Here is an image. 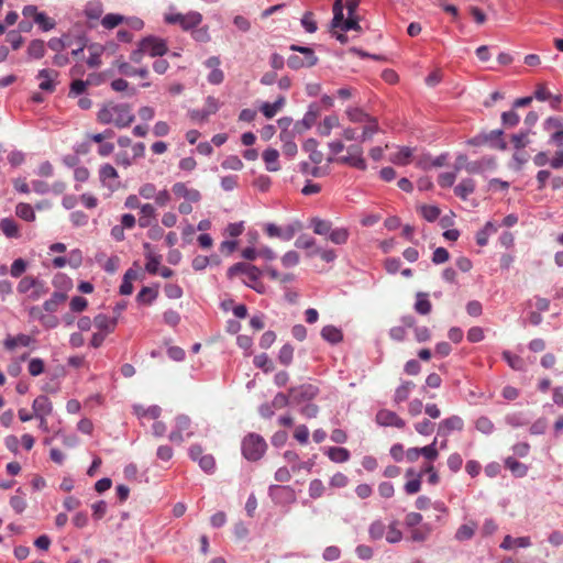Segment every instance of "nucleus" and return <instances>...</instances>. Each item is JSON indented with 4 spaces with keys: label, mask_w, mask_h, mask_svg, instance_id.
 Returning <instances> with one entry per match:
<instances>
[{
    "label": "nucleus",
    "mask_w": 563,
    "mask_h": 563,
    "mask_svg": "<svg viewBox=\"0 0 563 563\" xmlns=\"http://www.w3.org/2000/svg\"><path fill=\"white\" fill-rule=\"evenodd\" d=\"M262 157L268 172H277L280 169V165L278 162L279 153L277 150L267 148L264 151Z\"/></svg>",
    "instance_id": "22"
},
{
    "label": "nucleus",
    "mask_w": 563,
    "mask_h": 563,
    "mask_svg": "<svg viewBox=\"0 0 563 563\" xmlns=\"http://www.w3.org/2000/svg\"><path fill=\"white\" fill-rule=\"evenodd\" d=\"M0 228L7 238H20V229L18 223L11 218H4L0 221Z\"/></svg>",
    "instance_id": "30"
},
{
    "label": "nucleus",
    "mask_w": 563,
    "mask_h": 563,
    "mask_svg": "<svg viewBox=\"0 0 563 563\" xmlns=\"http://www.w3.org/2000/svg\"><path fill=\"white\" fill-rule=\"evenodd\" d=\"M503 357H504V360L508 363V365L512 369H516V371H522L523 369L525 362H523V360L520 356L511 354L508 351H505L503 353Z\"/></svg>",
    "instance_id": "48"
},
{
    "label": "nucleus",
    "mask_w": 563,
    "mask_h": 563,
    "mask_svg": "<svg viewBox=\"0 0 563 563\" xmlns=\"http://www.w3.org/2000/svg\"><path fill=\"white\" fill-rule=\"evenodd\" d=\"M475 428L484 434H490L495 429L493 421L486 416H481L476 419Z\"/></svg>",
    "instance_id": "47"
},
{
    "label": "nucleus",
    "mask_w": 563,
    "mask_h": 563,
    "mask_svg": "<svg viewBox=\"0 0 563 563\" xmlns=\"http://www.w3.org/2000/svg\"><path fill=\"white\" fill-rule=\"evenodd\" d=\"M475 528H476L475 525H472V526L471 525H462L457 529V531L455 533V538L460 541L468 540L474 536Z\"/></svg>",
    "instance_id": "62"
},
{
    "label": "nucleus",
    "mask_w": 563,
    "mask_h": 563,
    "mask_svg": "<svg viewBox=\"0 0 563 563\" xmlns=\"http://www.w3.org/2000/svg\"><path fill=\"white\" fill-rule=\"evenodd\" d=\"M435 423L429 419H423L415 423V430L421 435H429L434 431Z\"/></svg>",
    "instance_id": "55"
},
{
    "label": "nucleus",
    "mask_w": 563,
    "mask_h": 563,
    "mask_svg": "<svg viewBox=\"0 0 563 563\" xmlns=\"http://www.w3.org/2000/svg\"><path fill=\"white\" fill-rule=\"evenodd\" d=\"M15 214L20 219H22L24 221H29V222H33L36 219V216H35L33 207L31 205H29V203H25V202H20V203L16 205V207H15Z\"/></svg>",
    "instance_id": "38"
},
{
    "label": "nucleus",
    "mask_w": 563,
    "mask_h": 563,
    "mask_svg": "<svg viewBox=\"0 0 563 563\" xmlns=\"http://www.w3.org/2000/svg\"><path fill=\"white\" fill-rule=\"evenodd\" d=\"M350 232L346 228L332 229L329 234V240L338 245L345 244L349 240Z\"/></svg>",
    "instance_id": "45"
},
{
    "label": "nucleus",
    "mask_w": 563,
    "mask_h": 563,
    "mask_svg": "<svg viewBox=\"0 0 563 563\" xmlns=\"http://www.w3.org/2000/svg\"><path fill=\"white\" fill-rule=\"evenodd\" d=\"M294 347L290 344H285L280 347L278 354V361L283 365H289L292 362Z\"/></svg>",
    "instance_id": "54"
},
{
    "label": "nucleus",
    "mask_w": 563,
    "mask_h": 563,
    "mask_svg": "<svg viewBox=\"0 0 563 563\" xmlns=\"http://www.w3.org/2000/svg\"><path fill=\"white\" fill-rule=\"evenodd\" d=\"M319 113V107L317 104H310L308 111L305 113L302 120L298 123V125H302L303 129L306 130L310 129L316 123Z\"/></svg>",
    "instance_id": "37"
},
{
    "label": "nucleus",
    "mask_w": 563,
    "mask_h": 563,
    "mask_svg": "<svg viewBox=\"0 0 563 563\" xmlns=\"http://www.w3.org/2000/svg\"><path fill=\"white\" fill-rule=\"evenodd\" d=\"M321 336L323 340L328 341L331 344L339 343L343 340L342 331L334 325H325L321 330Z\"/></svg>",
    "instance_id": "27"
},
{
    "label": "nucleus",
    "mask_w": 563,
    "mask_h": 563,
    "mask_svg": "<svg viewBox=\"0 0 563 563\" xmlns=\"http://www.w3.org/2000/svg\"><path fill=\"white\" fill-rule=\"evenodd\" d=\"M58 73L54 69H41L37 78L41 80L40 88L44 91L53 92L55 90V79Z\"/></svg>",
    "instance_id": "16"
},
{
    "label": "nucleus",
    "mask_w": 563,
    "mask_h": 563,
    "mask_svg": "<svg viewBox=\"0 0 563 563\" xmlns=\"http://www.w3.org/2000/svg\"><path fill=\"white\" fill-rule=\"evenodd\" d=\"M419 452L426 460L430 462L435 461L439 456V452L437 449V438L433 440L431 444L420 448Z\"/></svg>",
    "instance_id": "52"
},
{
    "label": "nucleus",
    "mask_w": 563,
    "mask_h": 563,
    "mask_svg": "<svg viewBox=\"0 0 563 563\" xmlns=\"http://www.w3.org/2000/svg\"><path fill=\"white\" fill-rule=\"evenodd\" d=\"M464 421L460 416L452 415L438 424V433L448 437L452 431H462Z\"/></svg>",
    "instance_id": "12"
},
{
    "label": "nucleus",
    "mask_w": 563,
    "mask_h": 563,
    "mask_svg": "<svg viewBox=\"0 0 563 563\" xmlns=\"http://www.w3.org/2000/svg\"><path fill=\"white\" fill-rule=\"evenodd\" d=\"M40 286V279L32 276L23 277L18 284V291L20 294H27L34 288Z\"/></svg>",
    "instance_id": "46"
},
{
    "label": "nucleus",
    "mask_w": 563,
    "mask_h": 563,
    "mask_svg": "<svg viewBox=\"0 0 563 563\" xmlns=\"http://www.w3.org/2000/svg\"><path fill=\"white\" fill-rule=\"evenodd\" d=\"M421 216L429 222L435 221L441 211L437 206L424 205L420 208Z\"/></svg>",
    "instance_id": "50"
},
{
    "label": "nucleus",
    "mask_w": 563,
    "mask_h": 563,
    "mask_svg": "<svg viewBox=\"0 0 563 563\" xmlns=\"http://www.w3.org/2000/svg\"><path fill=\"white\" fill-rule=\"evenodd\" d=\"M310 224L311 228L313 229V232L318 235L330 234L332 230V223L330 221L322 220L319 218H312Z\"/></svg>",
    "instance_id": "42"
},
{
    "label": "nucleus",
    "mask_w": 563,
    "mask_h": 563,
    "mask_svg": "<svg viewBox=\"0 0 563 563\" xmlns=\"http://www.w3.org/2000/svg\"><path fill=\"white\" fill-rule=\"evenodd\" d=\"M118 177L117 169L110 164H104L99 169V178L103 184L109 179H117Z\"/></svg>",
    "instance_id": "51"
},
{
    "label": "nucleus",
    "mask_w": 563,
    "mask_h": 563,
    "mask_svg": "<svg viewBox=\"0 0 563 563\" xmlns=\"http://www.w3.org/2000/svg\"><path fill=\"white\" fill-rule=\"evenodd\" d=\"M45 43L42 40H33L30 42L26 54L31 59H41L45 55Z\"/></svg>",
    "instance_id": "32"
},
{
    "label": "nucleus",
    "mask_w": 563,
    "mask_h": 563,
    "mask_svg": "<svg viewBox=\"0 0 563 563\" xmlns=\"http://www.w3.org/2000/svg\"><path fill=\"white\" fill-rule=\"evenodd\" d=\"M376 422L383 427H395L398 429H402L406 426V422L402 418L388 409H380L376 413Z\"/></svg>",
    "instance_id": "10"
},
{
    "label": "nucleus",
    "mask_w": 563,
    "mask_h": 563,
    "mask_svg": "<svg viewBox=\"0 0 563 563\" xmlns=\"http://www.w3.org/2000/svg\"><path fill=\"white\" fill-rule=\"evenodd\" d=\"M33 341L34 340L30 335L23 333H20L15 336L8 335L3 341V346L8 351H13L18 346H30Z\"/></svg>",
    "instance_id": "17"
},
{
    "label": "nucleus",
    "mask_w": 563,
    "mask_h": 563,
    "mask_svg": "<svg viewBox=\"0 0 563 563\" xmlns=\"http://www.w3.org/2000/svg\"><path fill=\"white\" fill-rule=\"evenodd\" d=\"M143 246L145 250L146 257L145 269L151 275H157L161 267V256H156L155 254H153L150 243H144Z\"/></svg>",
    "instance_id": "20"
},
{
    "label": "nucleus",
    "mask_w": 563,
    "mask_h": 563,
    "mask_svg": "<svg viewBox=\"0 0 563 563\" xmlns=\"http://www.w3.org/2000/svg\"><path fill=\"white\" fill-rule=\"evenodd\" d=\"M176 430L169 433V440L174 443H181L184 441L183 433L186 431V435L189 437L191 434L188 431L189 426L191 424L190 419L187 416H178L175 419Z\"/></svg>",
    "instance_id": "13"
},
{
    "label": "nucleus",
    "mask_w": 563,
    "mask_h": 563,
    "mask_svg": "<svg viewBox=\"0 0 563 563\" xmlns=\"http://www.w3.org/2000/svg\"><path fill=\"white\" fill-rule=\"evenodd\" d=\"M530 545H531L530 537L512 538L511 536H506L500 544V548L504 550H511L515 547L529 548Z\"/></svg>",
    "instance_id": "23"
},
{
    "label": "nucleus",
    "mask_w": 563,
    "mask_h": 563,
    "mask_svg": "<svg viewBox=\"0 0 563 563\" xmlns=\"http://www.w3.org/2000/svg\"><path fill=\"white\" fill-rule=\"evenodd\" d=\"M95 324L99 330H102L106 333H111L115 330L118 318H109L108 316L100 313L95 317Z\"/></svg>",
    "instance_id": "24"
},
{
    "label": "nucleus",
    "mask_w": 563,
    "mask_h": 563,
    "mask_svg": "<svg viewBox=\"0 0 563 563\" xmlns=\"http://www.w3.org/2000/svg\"><path fill=\"white\" fill-rule=\"evenodd\" d=\"M266 448L265 440L255 433H250L242 442V453L249 461H258L265 453Z\"/></svg>",
    "instance_id": "5"
},
{
    "label": "nucleus",
    "mask_w": 563,
    "mask_h": 563,
    "mask_svg": "<svg viewBox=\"0 0 563 563\" xmlns=\"http://www.w3.org/2000/svg\"><path fill=\"white\" fill-rule=\"evenodd\" d=\"M68 36L53 37L48 41L47 46L54 52H60L65 47L69 46Z\"/></svg>",
    "instance_id": "63"
},
{
    "label": "nucleus",
    "mask_w": 563,
    "mask_h": 563,
    "mask_svg": "<svg viewBox=\"0 0 563 563\" xmlns=\"http://www.w3.org/2000/svg\"><path fill=\"white\" fill-rule=\"evenodd\" d=\"M88 85H92L90 78L87 80L76 79L70 85L69 96L76 97L85 92Z\"/></svg>",
    "instance_id": "53"
},
{
    "label": "nucleus",
    "mask_w": 563,
    "mask_h": 563,
    "mask_svg": "<svg viewBox=\"0 0 563 563\" xmlns=\"http://www.w3.org/2000/svg\"><path fill=\"white\" fill-rule=\"evenodd\" d=\"M189 456L192 461L198 462L205 472L209 473L211 471V457L208 455L202 456V449L200 445H191L189 449Z\"/></svg>",
    "instance_id": "18"
},
{
    "label": "nucleus",
    "mask_w": 563,
    "mask_h": 563,
    "mask_svg": "<svg viewBox=\"0 0 563 563\" xmlns=\"http://www.w3.org/2000/svg\"><path fill=\"white\" fill-rule=\"evenodd\" d=\"M360 4V0H335L333 4V27H341L342 31H356L362 32L360 25V18L356 14V9Z\"/></svg>",
    "instance_id": "2"
},
{
    "label": "nucleus",
    "mask_w": 563,
    "mask_h": 563,
    "mask_svg": "<svg viewBox=\"0 0 563 563\" xmlns=\"http://www.w3.org/2000/svg\"><path fill=\"white\" fill-rule=\"evenodd\" d=\"M140 43L142 45V49L152 57L163 56L168 51L166 42L155 36H147Z\"/></svg>",
    "instance_id": "8"
},
{
    "label": "nucleus",
    "mask_w": 563,
    "mask_h": 563,
    "mask_svg": "<svg viewBox=\"0 0 563 563\" xmlns=\"http://www.w3.org/2000/svg\"><path fill=\"white\" fill-rule=\"evenodd\" d=\"M344 113L351 123L360 125L362 130L360 134L361 142L371 140L379 131L378 120L362 108L347 107Z\"/></svg>",
    "instance_id": "3"
},
{
    "label": "nucleus",
    "mask_w": 563,
    "mask_h": 563,
    "mask_svg": "<svg viewBox=\"0 0 563 563\" xmlns=\"http://www.w3.org/2000/svg\"><path fill=\"white\" fill-rule=\"evenodd\" d=\"M529 134H530V131H521L517 134H514L511 136V142L514 144V147L516 150H521V148H525L529 143H530V140H529Z\"/></svg>",
    "instance_id": "49"
},
{
    "label": "nucleus",
    "mask_w": 563,
    "mask_h": 563,
    "mask_svg": "<svg viewBox=\"0 0 563 563\" xmlns=\"http://www.w3.org/2000/svg\"><path fill=\"white\" fill-rule=\"evenodd\" d=\"M340 125L339 118L336 115H328L318 125V133L321 136H329L334 128Z\"/></svg>",
    "instance_id": "29"
},
{
    "label": "nucleus",
    "mask_w": 563,
    "mask_h": 563,
    "mask_svg": "<svg viewBox=\"0 0 563 563\" xmlns=\"http://www.w3.org/2000/svg\"><path fill=\"white\" fill-rule=\"evenodd\" d=\"M168 23H179L185 30L196 27L201 22V15L197 12H190L188 14H169L166 16Z\"/></svg>",
    "instance_id": "11"
},
{
    "label": "nucleus",
    "mask_w": 563,
    "mask_h": 563,
    "mask_svg": "<svg viewBox=\"0 0 563 563\" xmlns=\"http://www.w3.org/2000/svg\"><path fill=\"white\" fill-rule=\"evenodd\" d=\"M124 18L120 14L109 13L103 16L101 23L106 29H114L122 23Z\"/></svg>",
    "instance_id": "61"
},
{
    "label": "nucleus",
    "mask_w": 563,
    "mask_h": 563,
    "mask_svg": "<svg viewBox=\"0 0 563 563\" xmlns=\"http://www.w3.org/2000/svg\"><path fill=\"white\" fill-rule=\"evenodd\" d=\"M335 162L351 166L358 170H365L367 168L366 161L363 156V148L357 144L349 146L347 154L338 157Z\"/></svg>",
    "instance_id": "6"
},
{
    "label": "nucleus",
    "mask_w": 563,
    "mask_h": 563,
    "mask_svg": "<svg viewBox=\"0 0 563 563\" xmlns=\"http://www.w3.org/2000/svg\"><path fill=\"white\" fill-rule=\"evenodd\" d=\"M141 217L139 218V225L141 228H148L152 224V220L156 216V210L153 205L145 203L140 207Z\"/></svg>",
    "instance_id": "25"
},
{
    "label": "nucleus",
    "mask_w": 563,
    "mask_h": 563,
    "mask_svg": "<svg viewBox=\"0 0 563 563\" xmlns=\"http://www.w3.org/2000/svg\"><path fill=\"white\" fill-rule=\"evenodd\" d=\"M172 192L177 199H184V201L198 202L201 198L200 192L187 183H175Z\"/></svg>",
    "instance_id": "9"
},
{
    "label": "nucleus",
    "mask_w": 563,
    "mask_h": 563,
    "mask_svg": "<svg viewBox=\"0 0 563 563\" xmlns=\"http://www.w3.org/2000/svg\"><path fill=\"white\" fill-rule=\"evenodd\" d=\"M66 299L67 296L64 292L55 291L52 297L44 302L43 308L47 312H55L59 305L63 303Z\"/></svg>",
    "instance_id": "40"
},
{
    "label": "nucleus",
    "mask_w": 563,
    "mask_h": 563,
    "mask_svg": "<svg viewBox=\"0 0 563 563\" xmlns=\"http://www.w3.org/2000/svg\"><path fill=\"white\" fill-rule=\"evenodd\" d=\"M475 190V181L472 178L463 179L457 186L454 188V192L457 197L463 200H466L467 197L473 194Z\"/></svg>",
    "instance_id": "31"
},
{
    "label": "nucleus",
    "mask_w": 563,
    "mask_h": 563,
    "mask_svg": "<svg viewBox=\"0 0 563 563\" xmlns=\"http://www.w3.org/2000/svg\"><path fill=\"white\" fill-rule=\"evenodd\" d=\"M271 496L276 499H285L286 501H294L296 499L295 490L289 486L272 485L269 487Z\"/></svg>",
    "instance_id": "21"
},
{
    "label": "nucleus",
    "mask_w": 563,
    "mask_h": 563,
    "mask_svg": "<svg viewBox=\"0 0 563 563\" xmlns=\"http://www.w3.org/2000/svg\"><path fill=\"white\" fill-rule=\"evenodd\" d=\"M327 455L334 463H344L350 460V451L341 446L329 448Z\"/></svg>",
    "instance_id": "35"
},
{
    "label": "nucleus",
    "mask_w": 563,
    "mask_h": 563,
    "mask_svg": "<svg viewBox=\"0 0 563 563\" xmlns=\"http://www.w3.org/2000/svg\"><path fill=\"white\" fill-rule=\"evenodd\" d=\"M496 159L492 156H484L478 161L470 162L467 165L468 174H482L486 170H493L496 168Z\"/></svg>",
    "instance_id": "14"
},
{
    "label": "nucleus",
    "mask_w": 563,
    "mask_h": 563,
    "mask_svg": "<svg viewBox=\"0 0 563 563\" xmlns=\"http://www.w3.org/2000/svg\"><path fill=\"white\" fill-rule=\"evenodd\" d=\"M300 229V224L298 222L288 224L285 228H279L274 223H268L265 227V232L269 238H279L285 241L291 240L296 232Z\"/></svg>",
    "instance_id": "7"
},
{
    "label": "nucleus",
    "mask_w": 563,
    "mask_h": 563,
    "mask_svg": "<svg viewBox=\"0 0 563 563\" xmlns=\"http://www.w3.org/2000/svg\"><path fill=\"white\" fill-rule=\"evenodd\" d=\"M415 388V383L411 380L404 382L400 386H398L395 390L394 395V401L396 404H400L402 401H406L411 390Z\"/></svg>",
    "instance_id": "34"
},
{
    "label": "nucleus",
    "mask_w": 563,
    "mask_h": 563,
    "mask_svg": "<svg viewBox=\"0 0 563 563\" xmlns=\"http://www.w3.org/2000/svg\"><path fill=\"white\" fill-rule=\"evenodd\" d=\"M415 310L419 314H429L432 310V303L428 299V294L419 291L416 295Z\"/></svg>",
    "instance_id": "26"
},
{
    "label": "nucleus",
    "mask_w": 563,
    "mask_h": 563,
    "mask_svg": "<svg viewBox=\"0 0 563 563\" xmlns=\"http://www.w3.org/2000/svg\"><path fill=\"white\" fill-rule=\"evenodd\" d=\"M412 156V150L410 147H401L398 152H396L391 157L390 161L396 165H407L410 163V158Z\"/></svg>",
    "instance_id": "41"
},
{
    "label": "nucleus",
    "mask_w": 563,
    "mask_h": 563,
    "mask_svg": "<svg viewBox=\"0 0 563 563\" xmlns=\"http://www.w3.org/2000/svg\"><path fill=\"white\" fill-rule=\"evenodd\" d=\"M563 128V119L559 117H550L543 122V129L548 132H554Z\"/></svg>",
    "instance_id": "64"
},
{
    "label": "nucleus",
    "mask_w": 563,
    "mask_h": 563,
    "mask_svg": "<svg viewBox=\"0 0 563 563\" xmlns=\"http://www.w3.org/2000/svg\"><path fill=\"white\" fill-rule=\"evenodd\" d=\"M289 49L292 52H298L303 55V57H300L298 55H290L287 58V66L290 69L298 70L305 67L310 68L317 65L319 60V58L314 54V51L310 47L291 44L289 46Z\"/></svg>",
    "instance_id": "4"
},
{
    "label": "nucleus",
    "mask_w": 563,
    "mask_h": 563,
    "mask_svg": "<svg viewBox=\"0 0 563 563\" xmlns=\"http://www.w3.org/2000/svg\"><path fill=\"white\" fill-rule=\"evenodd\" d=\"M88 51L90 53L87 64L89 67H98L101 64V55L103 53V47L97 44H92L88 46Z\"/></svg>",
    "instance_id": "43"
},
{
    "label": "nucleus",
    "mask_w": 563,
    "mask_h": 563,
    "mask_svg": "<svg viewBox=\"0 0 563 563\" xmlns=\"http://www.w3.org/2000/svg\"><path fill=\"white\" fill-rule=\"evenodd\" d=\"M34 417L51 416L53 412V402L45 395L37 396L32 404Z\"/></svg>",
    "instance_id": "15"
},
{
    "label": "nucleus",
    "mask_w": 563,
    "mask_h": 563,
    "mask_svg": "<svg viewBox=\"0 0 563 563\" xmlns=\"http://www.w3.org/2000/svg\"><path fill=\"white\" fill-rule=\"evenodd\" d=\"M221 166L224 169L240 170L243 168V163L236 155H230L222 161Z\"/></svg>",
    "instance_id": "58"
},
{
    "label": "nucleus",
    "mask_w": 563,
    "mask_h": 563,
    "mask_svg": "<svg viewBox=\"0 0 563 563\" xmlns=\"http://www.w3.org/2000/svg\"><path fill=\"white\" fill-rule=\"evenodd\" d=\"M300 256L296 251H288L282 257V264L286 268L294 267L299 264Z\"/></svg>",
    "instance_id": "60"
},
{
    "label": "nucleus",
    "mask_w": 563,
    "mask_h": 563,
    "mask_svg": "<svg viewBox=\"0 0 563 563\" xmlns=\"http://www.w3.org/2000/svg\"><path fill=\"white\" fill-rule=\"evenodd\" d=\"M505 466H506V468L511 471V473L514 475H516L517 477H523L528 473V466L520 463L519 461H517L514 457H507L505 460Z\"/></svg>",
    "instance_id": "39"
},
{
    "label": "nucleus",
    "mask_w": 563,
    "mask_h": 563,
    "mask_svg": "<svg viewBox=\"0 0 563 563\" xmlns=\"http://www.w3.org/2000/svg\"><path fill=\"white\" fill-rule=\"evenodd\" d=\"M85 14L90 20H98L102 14V8L99 2H90L85 9Z\"/></svg>",
    "instance_id": "59"
},
{
    "label": "nucleus",
    "mask_w": 563,
    "mask_h": 563,
    "mask_svg": "<svg viewBox=\"0 0 563 563\" xmlns=\"http://www.w3.org/2000/svg\"><path fill=\"white\" fill-rule=\"evenodd\" d=\"M285 101V97L280 96L273 103L264 102L260 109L267 119H272L284 107Z\"/></svg>",
    "instance_id": "33"
},
{
    "label": "nucleus",
    "mask_w": 563,
    "mask_h": 563,
    "mask_svg": "<svg viewBox=\"0 0 563 563\" xmlns=\"http://www.w3.org/2000/svg\"><path fill=\"white\" fill-rule=\"evenodd\" d=\"M135 415L141 419L156 420L161 415V408L158 406H151L144 408L143 406H134Z\"/></svg>",
    "instance_id": "36"
},
{
    "label": "nucleus",
    "mask_w": 563,
    "mask_h": 563,
    "mask_svg": "<svg viewBox=\"0 0 563 563\" xmlns=\"http://www.w3.org/2000/svg\"><path fill=\"white\" fill-rule=\"evenodd\" d=\"M253 363L256 367L262 368L266 373L273 371V363L265 353L256 355Z\"/></svg>",
    "instance_id": "56"
},
{
    "label": "nucleus",
    "mask_w": 563,
    "mask_h": 563,
    "mask_svg": "<svg viewBox=\"0 0 563 563\" xmlns=\"http://www.w3.org/2000/svg\"><path fill=\"white\" fill-rule=\"evenodd\" d=\"M139 274L135 269L129 268L124 276L122 284L120 286V294L123 296H129L133 292V280L137 278Z\"/></svg>",
    "instance_id": "28"
},
{
    "label": "nucleus",
    "mask_w": 563,
    "mask_h": 563,
    "mask_svg": "<svg viewBox=\"0 0 563 563\" xmlns=\"http://www.w3.org/2000/svg\"><path fill=\"white\" fill-rule=\"evenodd\" d=\"M318 387L311 384L302 385L298 388L290 389V395H292L294 398L297 399L298 401L313 399L318 395Z\"/></svg>",
    "instance_id": "19"
},
{
    "label": "nucleus",
    "mask_w": 563,
    "mask_h": 563,
    "mask_svg": "<svg viewBox=\"0 0 563 563\" xmlns=\"http://www.w3.org/2000/svg\"><path fill=\"white\" fill-rule=\"evenodd\" d=\"M158 296V291L152 287H143L136 296V300L143 305H151Z\"/></svg>",
    "instance_id": "44"
},
{
    "label": "nucleus",
    "mask_w": 563,
    "mask_h": 563,
    "mask_svg": "<svg viewBox=\"0 0 563 563\" xmlns=\"http://www.w3.org/2000/svg\"><path fill=\"white\" fill-rule=\"evenodd\" d=\"M135 117L129 103L107 102L97 113V120L101 124H113L118 129L128 128Z\"/></svg>",
    "instance_id": "1"
},
{
    "label": "nucleus",
    "mask_w": 563,
    "mask_h": 563,
    "mask_svg": "<svg viewBox=\"0 0 563 563\" xmlns=\"http://www.w3.org/2000/svg\"><path fill=\"white\" fill-rule=\"evenodd\" d=\"M280 137H282V140H284V145H283L284 155H286L288 157H294L298 152L297 144L292 140H287L288 134L282 133Z\"/></svg>",
    "instance_id": "57"
}]
</instances>
